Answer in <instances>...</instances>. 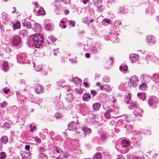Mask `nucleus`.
<instances>
[{
    "label": "nucleus",
    "instance_id": "nucleus-1",
    "mask_svg": "<svg viewBox=\"0 0 159 159\" xmlns=\"http://www.w3.org/2000/svg\"><path fill=\"white\" fill-rule=\"evenodd\" d=\"M118 112L119 110L118 108L112 107L109 108L107 111L106 113L104 114V115L106 118L115 117V116Z\"/></svg>",
    "mask_w": 159,
    "mask_h": 159
},
{
    "label": "nucleus",
    "instance_id": "nucleus-2",
    "mask_svg": "<svg viewBox=\"0 0 159 159\" xmlns=\"http://www.w3.org/2000/svg\"><path fill=\"white\" fill-rule=\"evenodd\" d=\"M43 40V36L38 33L35 34L34 36L33 41L37 48H39Z\"/></svg>",
    "mask_w": 159,
    "mask_h": 159
},
{
    "label": "nucleus",
    "instance_id": "nucleus-3",
    "mask_svg": "<svg viewBox=\"0 0 159 159\" xmlns=\"http://www.w3.org/2000/svg\"><path fill=\"white\" fill-rule=\"evenodd\" d=\"M148 103L149 106L154 108L157 107V104L159 102L158 99L155 97H150L148 100Z\"/></svg>",
    "mask_w": 159,
    "mask_h": 159
},
{
    "label": "nucleus",
    "instance_id": "nucleus-4",
    "mask_svg": "<svg viewBox=\"0 0 159 159\" xmlns=\"http://www.w3.org/2000/svg\"><path fill=\"white\" fill-rule=\"evenodd\" d=\"M11 42L14 46H19L21 43V39L19 36L14 35L11 38Z\"/></svg>",
    "mask_w": 159,
    "mask_h": 159
},
{
    "label": "nucleus",
    "instance_id": "nucleus-5",
    "mask_svg": "<svg viewBox=\"0 0 159 159\" xmlns=\"http://www.w3.org/2000/svg\"><path fill=\"white\" fill-rule=\"evenodd\" d=\"M146 42L150 45L156 44L157 40L155 36L152 35H148L146 36Z\"/></svg>",
    "mask_w": 159,
    "mask_h": 159
},
{
    "label": "nucleus",
    "instance_id": "nucleus-6",
    "mask_svg": "<svg viewBox=\"0 0 159 159\" xmlns=\"http://www.w3.org/2000/svg\"><path fill=\"white\" fill-rule=\"evenodd\" d=\"M129 82L130 86L135 88L137 85L139 81L138 78L136 75H134L129 79Z\"/></svg>",
    "mask_w": 159,
    "mask_h": 159
},
{
    "label": "nucleus",
    "instance_id": "nucleus-7",
    "mask_svg": "<svg viewBox=\"0 0 159 159\" xmlns=\"http://www.w3.org/2000/svg\"><path fill=\"white\" fill-rule=\"evenodd\" d=\"M20 154L21 157L22 159H27L29 158V159H31V153L29 151L25 152L21 151L20 152Z\"/></svg>",
    "mask_w": 159,
    "mask_h": 159
},
{
    "label": "nucleus",
    "instance_id": "nucleus-8",
    "mask_svg": "<svg viewBox=\"0 0 159 159\" xmlns=\"http://www.w3.org/2000/svg\"><path fill=\"white\" fill-rule=\"evenodd\" d=\"M34 91L37 94H39L44 92V88L40 84H38L34 87Z\"/></svg>",
    "mask_w": 159,
    "mask_h": 159
},
{
    "label": "nucleus",
    "instance_id": "nucleus-9",
    "mask_svg": "<svg viewBox=\"0 0 159 159\" xmlns=\"http://www.w3.org/2000/svg\"><path fill=\"white\" fill-rule=\"evenodd\" d=\"M76 126L74 121H72L68 124V129L70 130L75 131L77 130V128Z\"/></svg>",
    "mask_w": 159,
    "mask_h": 159
},
{
    "label": "nucleus",
    "instance_id": "nucleus-10",
    "mask_svg": "<svg viewBox=\"0 0 159 159\" xmlns=\"http://www.w3.org/2000/svg\"><path fill=\"white\" fill-rule=\"evenodd\" d=\"M16 94L19 102L23 103L25 102L26 98L20 94L19 92H16Z\"/></svg>",
    "mask_w": 159,
    "mask_h": 159
},
{
    "label": "nucleus",
    "instance_id": "nucleus-11",
    "mask_svg": "<svg viewBox=\"0 0 159 159\" xmlns=\"http://www.w3.org/2000/svg\"><path fill=\"white\" fill-rule=\"evenodd\" d=\"M101 49V46L97 47V45H96L95 47L91 48L90 49V52L91 53L93 54H97L98 53L99 50Z\"/></svg>",
    "mask_w": 159,
    "mask_h": 159
},
{
    "label": "nucleus",
    "instance_id": "nucleus-12",
    "mask_svg": "<svg viewBox=\"0 0 159 159\" xmlns=\"http://www.w3.org/2000/svg\"><path fill=\"white\" fill-rule=\"evenodd\" d=\"M93 2L94 6H96L99 11V9L102 6V1L100 0H93Z\"/></svg>",
    "mask_w": 159,
    "mask_h": 159
},
{
    "label": "nucleus",
    "instance_id": "nucleus-13",
    "mask_svg": "<svg viewBox=\"0 0 159 159\" xmlns=\"http://www.w3.org/2000/svg\"><path fill=\"white\" fill-rule=\"evenodd\" d=\"M65 99L66 101L69 103L73 101V97L72 94L69 93L66 95L65 96Z\"/></svg>",
    "mask_w": 159,
    "mask_h": 159
},
{
    "label": "nucleus",
    "instance_id": "nucleus-14",
    "mask_svg": "<svg viewBox=\"0 0 159 159\" xmlns=\"http://www.w3.org/2000/svg\"><path fill=\"white\" fill-rule=\"evenodd\" d=\"M45 29L47 31H51L54 29L53 25L50 23L47 24L45 25Z\"/></svg>",
    "mask_w": 159,
    "mask_h": 159
},
{
    "label": "nucleus",
    "instance_id": "nucleus-15",
    "mask_svg": "<svg viewBox=\"0 0 159 159\" xmlns=\"http://www.w3.org/2000/svg\"><path fill=\"white\" fill-rule=\"evenodd\" d=\"M131 134V135H133L134 138L135 139H138L142 138L141 134L140 132H132Z\"/></svg>",
    "mask_w": 159,
    "mask_h": 159
},
{
    "label": "nucleus",
    "instance_id": "nucleus-16",
    "mask_svg": "<svg viewBox=\"0 0 159 159\" xmlns=\"http://www.w3.org/2000/svg\"><path fill=\"white\" fill-rule=\"evenodd\" d=\"M146 94L145 92L139 93H137V96L140 99H142L143 101L146 100Z\"/></svg>",
    "mask_w": 159,
    "mask_h": 159
},
{
    "label": "nucleus",
    "instance_id": "nucleus-17",
    "mask_svg": "<svg viewBox=\"0 0 159 159\" xmlns=\"http://www.w3.org/2000/svg\"><path fill=\"white\" fill-rule=\"evenodd\" d=\"M91 97L90 94L85 93L82 96V99L84 101H88Z\"/></svg>",
    "mask_w": 159,
    "mask_h": 159
},
{
    "label": "nucleus",
    "instance_id": "nucleus-18",
    "mask_svg": "<svg viewBox=\"0 0 159 159\" xmlns=\"http://www.w3.org/2000/svg\"><path fill=\"white\" fill-rule=\"evenodd\" d=\"M25 54H20L18 55L16 57L17 61L18 62L20 63L21 62L25 60Z\"/></svg>",
    "mask_w": 159,
    "mask_h": 159
},
{
    "label": "nucleus",
    "instance_id": "nucleus-19",
    "mask_svg": "<svg viewBox=\"0 0 159 159\" xmlns=\"http://www.w3.org/2000/svg\"><path fill=\"white\" fill-rule=\"evenodd\" d=\"M34 27L33 28V30H35L36 32L40 31L42 30V26L38 23L35 24L34 25Z\"/></svg>",
    "mask_w": 159,
    "mask_h": 159
},
{
    "label": "nucleus",
    "instance_id": "nucleus-20",
    "mask_svg": "<svg viewBox=\"0 0 159 159\" xmlns=\"http://www.w3.org/2000/svg\"><path fill=\"white\" fill-rule=\"evenodd\" d=\"M101 106V104L99 102H98L93 104L92 106L93 110L94 111H98L99 109Z\"/></svg>",
    "mask_w": 159,
    "mask_h": 159
},
{
    "label": "nucleus",
    "instance_id": "nucleus-21",
    "mask_svg": "<svg viewBox=\"0 0 159 159\" xmlns=\"http://www.w3.org/2000/svg\"><path fill=\"white\" fill-rule=\"evenodd\" d=\"M132 125H131L128 124L127 123H125L124 128L126 130H129V132H127L126 134H129V133L131 134L130 132L132 129Z\"/></svg>",
    "mask_w": 159,
    "mask_h": 159
},
{
    "label": "nucleus",
    "instance_id": "nucleus-22",
    "mask_svg": "<svg viewBox=\"0 0 159 159\" xmlns=\"http://www.w3.org/2000/svg\"><path fill=\"white\" fill-rule=\"evenodd\" d=\"M21 26L20 22L19 21H17L16 23L13 25L12 27L14 30L20 29Z\"/></svg>",
    "mask_w": 159,
    "mask_h": 159
},
{
    "label": "nucleus",
    "instance_id": "nucleus-23",
    "mask_svg": "<svg viewBox=\"0 0 159 159\" xmlns=\"http://www.w3.org/2000/svg\"><path fill=\"white\" fill-rule=\"evenodd\" d=\"M72 81L75 83L76 85H78L79 84L80 85L82 83L81 80L76 77H72Z\"/></svg>",
    "mask_w": 159,
    "mask_h": 159
},
{
    "label": "nucleus",
    "instance_id": "nucleus-24",
    "mask_svg": "<svg viewBox=\"0 0 159 159\" xmlns=\"http://www.w3.org/2000/svg\"><path fill=\"white\" fill-rule=\"evenodd\" d=\"M139 106V104L135 102H131L130 103V105L129 106V109H134L135 110Z\"/></svg>",
    "mask_w": 159,
    "mask_h": 159
},
{
    "label": "nucleus",
    "instance_id": "nucleus-25",
    "mask_svg": "<svg viewBox=\"0 0 159 159\" xmlns=\"http://www.w3.org/2000/svg\"><path fill=\"white\" fill-rule=\"evenodd\" d=\"M2 68V69L4 71H6L8 70L9 66L8 63L7 61H4L3 62Z\"/></svg>",
    "mask_w": 159,
    "mask_h": 159
},
{
    "label": "nucleus",
    "instance_id": "nucleus-26",
    "mask_svg": "<svg viewBox=\"0 0 159 159\" xmlns=\"http://www.w3.org/2000/svg\"><path fill=\"white\" fill-rule=\"evenodd\" d=\"M138 55L132 54L129 55V58L132 62H134L138 58Z\"/></svg>",
    "mask_w": 159,
    "mask_h": 159
},
{
    "label": "nucleus",
    "instance_id": "nucleus-27",
    "mask_svg": "<svg viewBox=\"0 0 159 159\" xmlns=\"http://www.w3.org/2000/svg\"><path fill=\"white\" fill-rule=\"evenodd\" d=\"M35 10L37 11V13L38 16L43 15L45 14V11L43 10V8L42 7H40V8L38 10L35 9Z\"/></svg>",
    "mask_w": 159,
    "mask_h": 159
},
{
    "label": "nucleus",
    "instance_id": "nucleus-28",
    "mask_svg": "<svg viewBox=\"0 0 159 159\" xmlns=\"http://www.w3.org/2000/svg\"><path fill=\"white\" fill-rule=\"evenodd\" d=\"M121 143L123 146L125 147H127L129 146L130 143L127 140H122Z\"/></svg>",
    "mask_w": 159,
    "mask_h": 159
},
{
    "label": "nucleus",
    "instance_id": "nucleus-29",
    "mask_svg": "<svg viewBox=\"0 0 159 159\" xmlns=\"http://www.w3.org/2000/svg\"><path fill=\"white\" fill-rule=\"evenodd\" d=\"M93 157V159H102V155L100 152L96 153Z\"/></svg>",
    "mask_w": 159,
    "mask_h": 159
},
{
    "label": "nucleus",
    "instance_id": "nucleus-30",
    "mask_svg": "<svg viewBox=\"0 0 159 159\" xmlns=\"http://www.w3.org/2000/svg\"><path fill=\"white\" fill-rule=\"evenodd\" d=\"M19 35L24 37L27 35V31L25 30H20L19 31Z\"/></svg>",
    "mask_w": 159,
    "mask_h": 159
},
{
    "label": "nucleus",
    "instance_id": "nucleus-31",
    "mask_svg": "<svg viewBox=\"0 0 159 159\" xmlns=\"http://www.w3.org/2000/svg\"><path fill=\"white\" fill-rule=\"evenodd\" d=\"M152 82H153V81L159 80V74H154L152 76Z\"/></svg>",
    "mask_w": 159,
    "mask_h": 159
},
{
    "label": "nucleus",
    "instance_id": "nucleus-32",
    "mask_svg": "<svg viewBox=\"0 0 159 159\" xmlns=\"http://www.w3.org/2000/svg\"><path fill=\"white\" fill-rule=\"evenodd\" d=\"M143 79L145 80L146 82H149L151 80H152V77H151L147 75H143Z\"/></svg>",
    "mask_w": 159,
    "mask_h": 159
},
{
    "label": "nucleus",
    "instance_id": "nucleus-33",
    "mask_svg": "<svg viewBox=\"0 0 159 159\" xmlns=\"http://www.w3.org/2000/svg\"><path fill=\"white\" fill-rule=\"evenodd\" d=\"M139 89L141 90L145 91L147 89V86L145 84H142L139 85Z\"/></svg>",
    "mask_w": 159,
    "mask_h": 159
},
{
    "label": "nucleus",
    "instance_id": "nucleus-34",
    "mask_svg": "<svg viewBox=\"0 0 159 159\" xmlns=\"http://www.w3.org/2000/svg\"><path fill=\"white\" fill-rule=\"evenodd\" d=\"M140 132H142L143 134L146 135H150L151 131L150 130H148L147 129H140Z\"/></svg>",
    "mask_w": 159,
    "mask_h": 159
},
{
    "label": "nucleus",
    "instance_id": "nucleus-35",
    "mask_svg": "<svg viewBox=\"0 0 159 159\" xmlns=\"http://www.w3.org/2000/svg\"><path fill=\"white\" fill-rule=\"evenodd\" d=\"M39 157V159H48L47 156L43 152L40 153Z\"/></svg>",
    "mask_w": 159,
    "mask_h": 159
},
{
    "label": "nucleus",
    "instance_id": "nucleus-36",
    "mask_svg": "<svg viewBox=\"0 0 159 159\" xmlns=\"http://www.w3.org/2000/svg\"><path fill=\"white\" fill-rule=\"evenodd\" d=\"M82 130L84 132L88 134H89L92 131V130L91 129L89 128L86 127L82 128Z\"/></svg>",
    "mask_w": 159,
    "mask_h": 159
},
{
    "label": "nucleus",
    "instance_id": "nucleus-37",
    "mask_svg": "<svg viewBox=\"0 0 159 159\" xmlns=\"http://www.w3.org/2000/svg\"><path fill=\"white\" fill-rule=\"evenodd\" d=\"M130 98V96L129 94H128L126 97H125V99H124V102L127 104H128L130 103L129 100Z\"/></svg>",
    "mask_w": 159,
    "mask_h": 159
},
{
    "label": "nucleus",
    "instance_id": "nucleus-38",
    "mask_svg": "<svg viewBox=\"0 0 159 159\" xmlns=\"http://www.w3.org/2000/svg\"><path fill=\"white\" fill-rule=\"evenodd\" d=\"M153 8L152 7H149L146 10V12H148V14H152L154 12Z\"/></svg>",
    "mask_w": 159,
    "mask_h": 159
},
{
    "label": "nucleus",
    "instance_id": "nucleus-39",
    "mask_svg": "<svg viewBox=\"0 0 159 159\" xmlns=\"http://www.w3.org/2000/svg\"><path fill=\"white\" fill-rule=\"evenodd\" d=\"M147 59H149V60L152 61H154L155 57L153 54H149L147 56Z\"/></svg>",
    "mask_w": 159,
    "mask_h": 159
},
{
    "label": "nucleus",
    "instance_id": "nucleus-40",
    "mask_svg": "<svg viewBox=\"0 0 159 159\" xmlns=\"http://www.w3.org/2000/svg\"><path fill=\"white\" fill-rule=\"evenodd\" d=\"M2 127L3 128H6V129L7 128L10 129L11 127V125L8 122H6L4 123Z\"/></svg>",
    "mask_w": 159,
    "mask_h": 159
},
{
    "label": "nucleus",
    "instance_id": "nucleus-41",
    "mask_svg": "<svg viewBox=\"0 0 159 159\" xmlns=\"http://www.w3.org/2000/svg\"><path fill=\"white\" fill-rule=\"evenodd\" d=\"M48 38L49 40L52 43L55 42L57 39L56 38H55L54 36L51 35L48 36Z\"/></svg>",
    "mask_w": 159,
    "mask_h": 159
},
{
    "label": "nucleus",
    "instance_id": "nucleus-42",
    "mask_svg": "<svg viewBox=\"0 0 159 159\" xmlns=\"http://www.w3.org/2000/svg\"><path fill=\"white\" fill-rule=\"evenodd\" d=\"M8 105V103L6 101H3V102L0 103V107L2 108H4L6 107Z\"/></svg>",
    "mask_w": 159,
    "mask_h": 159
},
{
    "label": "nucleus",
    "instance_id": "nucleus-43",
    "mask_svg": "<svg viewBox=\"0 0 159 159\" xmlns=\"http://www.w3.org/2000/svg\"><path fill=\"white\" fill-rule=\"evenodd\" d=\"M124 119L125 122H129V121H131L132 119L130 117V116L129 115H127L124 118Z\"/></svg>",
    "mask_w": 159,
    "mask_h": 159
},
{
    "label": "nucleus",
    "instance_id": "nucleus-44",
    "mask_svg": "<svg viewBox=\"0 0 159 159\" xmlns=\"http://www.w3.org/2000/svg\"><path fill=\"white\" fill-rule=\"evenodd\" d=\"M135 110L137 112L140 114L142 115L143 112V110L142 109L140 108L139 106H138Z\"/></svg>",
    "mask_w": 159,
    "mask_h": 159
},
{
    "label": "nucleus",
    "instance_id": "nucleus-45",
    "mask_svg": "<svg viewBox=\"0 0 159 159\" xmlns=\"http://www.w3.org/2000/svg\"><path fill=\"white\" fill-rule=\"evenodd\" d=\"M75 91L79 94H81L83 93V90L80 88H75Z\"/></svg>",
    "mask_w": 159,
    "mask_h": 159
},
{
    "label": "nucleus",
    "instance_id": "nucleus-46",
    "mask_svg": "<svg viewBox=\"0 0 159 159\" xmlns=\"http://www.w3.org/2000/svg\"><path fill=\"white\" fill-rule=\"evenodd\" d=\"M152 83L153 86L157 88L159 87V80L158 81H153Z\"/></svg>",
    "mask_w": 159,
    "mask_h": 159
},
{
    "label": "nucleus",
    "instance_id": "nucleus-47",
    "mask_svg": "<svg viewBox=\"0 0 159 159\" xmlns=\"http://www.w3.org/2000/svg\"><path fill=\"white\" fill-rule=\"evenodd\" d=\"M103 81L104 83H107L110 81V78L109 77L107 76H105L103 78Z\"/></svg>",
    "mask_w": 159,
    "mask_h": 159
},
{
    "label": "nucleus",
    "instance_id": "nucleus-48",
    "mask_svg": "<svg viewBox=\"0 0 159 159\" xmlns=\"http://www.w3.org/2000/svg\"><path fill=\"white\" fill-rule=\"evenodd\" d=\"M54 8L55 9V11L57 14H58L60 13L61 10L60 8L59 7L57 6Z\"/></svg>",
    "mask_w": 159,
    "mask_h": 159
},
{
    "label": "nucleus",
    "instance_id": "nucleus-49",
    "mask_svg": "<svg viewBox=\"0 0 159 159\" xmlns=\"http://www.w3.org/2000/svg\"><path fill=\"white\" fill-rule=\"evenodd\" d=\"M6 157V154L4 152L0 153V159H4Z\"/></svg>",
    "mask_w": 159,
    "mask_h": 159
},
{
    "label": "nucleus",
    "instance_id": "nucleus-50",
    "mask_svg": "<svg viewBox=\"0 0 159 159\" xmlns=\"http://www.w3.org/2000/svg\"><path fill=\"white\" fill-rule=\"evenodd\" d=\"M42 68V66L41 65H39L35 67V70L37 71H39Z\"/></svg>",
    "mask_w": 159,
    "mask_h": 159
},
{
    "label": "nucleus",
    "instance_id": "nucleus-51",
    "mask_svg": "<svg viewBox=\"0 0 159 159\" xmlns=\"http://www.w3.org/2000/svg\"><path fill=\"white\" fill-rule=\"evenodd\" d=\"M75 22L74 21L72 20H70L68 21V24L71 25L72 27H74L75 25Z\"/></svg>",
    "mask_w": 159,
    "mask_h": 159
},
{
    "label": "nucleus",
    "instance_id": "nucleus-52",
    "mask_svg": "<svg viewBox=\"0 0 159 159\" xmlns=\"http://www.w3.org/2000/svg\"><path fill=\"white\" fill-rule=\"evenodd\" d=\"M104 90L105 91L109 90L110 86L108 85H104Z\"/></svg>",
    "mask_w": 159,
    "mask_h": 159
},
{
    "label": "nucleus",
    "instance_id": "nucleus-53",
    "mask_svg": "<svg viewBox=\"0 0 159 159\" xmlns=\"http://www.w3.org/2000/svg\"><path fill=\"white\" fill-rule=\"evenodd\" d=\"M70 156V154L67 152H65L63 153V157L65 158H66Z\"/></svg>",
    "mask_w": 159,
    "mask_h": 159
},
{
    "label": "nucleus",
    "instance_id": "nucleus-54",
    "mask_svg": "<svg viewBox=\"0 0 159 159\" xmlns=\"http://www.w3.org/2000/svg\"><path fill=\"white\" fill-rule=\"evenodd\" d=\"M57 152L58 153H60L62 152L61 149L58 147H57L55 148Z\"/></svg>",
    "mask_w": 159,
    "mask_h": 159
},
{
    "label": "nucleus",
    "instance_id": "nucleus-55",
    "mask_svg": "<svg viewBox=\"0 0 159 159\" xmlns=\"http://www.w3.org/2000/svg\"><path fill=\"white\" fill-rule=\"evenodd\" d=\"M91 93L93 96H94L97 94V92L95 90H91Z\"/></svg>",
    "mask_w": 159,
    "mask_h": 159
},
{
    "label": "nucleus",
    "instance_id": "nucleus-56",
    "mask_svg": "<svg viewBox=\"0 0 159 159\" xmlns=\"http://www.w3.org/2000/svg\"><path fill=\"white\" fill-rule=\"evenodd\" d=\"M9 91V89L6 87L4 88L3 90V92L6 94H7Z\"/></svg>",
    "mask_w": 159,
    "mask_h": 159
},
{
    "label": "nucleus",
    "instance_id": "nucleus-57",
    "mask_svg": "<svg viewBox=\"0 0 159 159\" xmlns=\"http://www.w3.org/2000/svg\"><path fill=\"white\" fill-rule=\"evenodd\" d=\"M25 26H26V27L28 29H30L31 28V23L29 22H27L26 25Z\"/></svg>",
    "mask_w": 159,
    "mask_h": 159
},
{
    "label": "nucleus",
    "instance_id": "nucleus-58",
    "mask_svg": "<svg viewBox=\"0 0 159 159\" xmlns=\"http://www.w3.org/2000/svg\"><path fill=\"white\" fill-rule=\"evenodd\" d=\"M134 115L135 116L137 117L138 116H140L141 117L142 116V114H140L137 112L135 110L134 111Z\"/></svg>",
    "mask_w": 159,
    "mask_h": 159
},
{
    "label": "nucleus",
    "instance_id": "nucleus-59",
    "mask_svg": "<svg viewBox=\"0 0 159 159\" xmlns=\"http://www.w3.org/2000/svg\"><path fill=\"white\" fill-rule=\"evenodd\" d=\"M30 131L31 132H33L34 129H35L36 128V127L35 126H33L31 125H30Z\"/></svg>",
    "mask_w": 159,
    "mask_h": 159
},
{
    "label": "nucleus",
    "instance_id": "nucleus-60",
    "mask_svg": "<svg viewBox=\"0 0 159 159\" xmlns=\"http://www.w3.org/2000/svg\"><path fill=\"white\" fill-rule=\"evenodd\" d=\"M38 150L40 153L43 152L45 151V149L43 147H40L39 148Z\"/></svg>",
    "mask_w": 159,
    "mask_h": 159
},
{
    "label": "nucleus",
    "instance_id": "nucleus-61",
    "mask_svg": "<svg viewBox=\"0 0 159 159\" xmlns=\"http://www.w3.org/2000/svg\"><path fill=\"white\" fill-rule=\"evenodd\" d=\"M118 123L119 125H122L124 124V120H120L118 121Z\"/></svg>",
    "mask_w": 159,
    "mask_h": 159
},
{
    "label": "nucleus",
    "instance_id": "nucleus-62",
    "mask_svg": "<svg viewBox=\"0 0 159 159\" xmlns=\"http://www.w3.org/2000/svg\"><path fill=\"white\" fill-rule=\"evenodd\" d=\"M35 143H33V144L37 145L38 143H40L41 142V140H34Z\"/></svg>",
    "mask_w": 159,
    "mask_h": 159
},
{
    "label": "nucleus",
    "instance_id": "nucleus-63",
    "mask_svg": "<svg viewBox=\"0 0 159 159\" xmlns=\"http://www.w3.org/2000/svg\"><path fill=\"white\" fill-rule=\"evenodd\" d=\"M61 1L66 4H67L70 3V0H61Z\"/></svg>",
    "mask_w": 159,
    "mask_h": 159
},
{
    "label": "nucleus",
    "instance_id": "nucleus-64",
    "mask_svg": "<svg viewBox=\"0 0 159 159\" xmlns=\"http://www.w3.org/2000/svg\"><path fill=\"white\" fill-rule=\"evenodd\" d=\"M26 81L24 80H21L20 82V83L21 84H25L26 83Z\"/></svg>",
    "mask_w": 159,
    "mask_h": 159
}]
</instances>
